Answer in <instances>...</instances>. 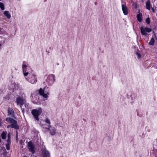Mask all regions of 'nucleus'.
<instances>
[{"label":"nucleus","instance_id":"f257e3e1","mask_svg":"<svg viewBox=\"0 0 157 157\" xmlns=\"http://www.w3.org/2000/svg\"><path fill=\"white\" fill-rule=\"evenodd\" d=\"M27 76L28 77L25 78V79L27 81L32 84H35L36 83L37 80L36 75L29 72V74Z\"/></svg>","mask_w":157,"mask_h":157},{"label":"nucleus","instance_id":"f03ea898","mask_svg":"<svg viewBox=\"0 0 157 157\" xmlns=\"http://www.w3.org/2000/svg\"><path fill=\"white\" fill-rule=\"evenodd\" d=\"M42 109L41 108H39L37 109H34L32 110L31 113L33 116L34 117L35 119L39 121V118L38 116L42 113Z\"/></svg>","mask_w":157,"mask_h":157},{"label":"nucleus","instance_id":"7ed1b4c3","mask_svg":"<svg viewBox=\"0 0 157 157\" xmlns=\"http://www.w3.org/2000/svg\"><path fill=\"white\" fill-rule=\"evenodd\" d=\"M39 93L40 95L42 96L44 98V100H47L48 98V95L49 94V91H48L46 93H45L44 89L40 88L39 90Z\"/></svg>","mask_w":157,"mask_h":157},{"label":"nucleus","instance_id":"20e7f679","mask_svg":"<svg viewBox=\"0 0 157 157\" xmlns=\"http://www.w3.org/2000/svg\"><path fill=\"white\" fill-rule=\"evenodd\" d=\"M140 29L141 34L144 36L147 35V33H150L152 31L151 29L147 27L142 26L140 27Z\"/></svg>","mask_w":157,"mask_h":157},{"label":"nucleus","instance_id":"39448f33","mask_svg":"<svg viewBox=\"0 0 157 157\" xmlns=\"http://www.w3.org/2000/svg\"><path fill=\"white\" fill-rule=\"evenodd\" d=\"M26 102V101L24 99L20 97H17L16 99V103L17 105H20L21 107Z\"/></svg>","mask_w":157,"mask_h":157},{"label":"nucleus","instance_id":"423d86ee","mask_svg":"<svg viewBox=\"0 0 157 157\" xmlns=\"http://www.w3.org/2000/svg\"><path fill=\"white\" fill-rule=\"evenodd\" d=\"M44 122L47 124H44L43 125V127L45 128L47 131L49 130L50 128L51 127L50 125V120L48 118H46L44 120Z\"/></svg>","mask_w":157,"mask_h":157},{"label":"nucleus","instance_id":"0eeeda50","mask_svg":"<svg viewBox=\"0 0 157 157\" xmlns=\"http://www.w3.org/2000/svg\"><path fill=\"white\" fill-rule=\"evenodd\" d=\"M30 69V67H27V65L25 64L22 65V69L23 74L24 76H26L29 74V72L27 71V69Z\"/></svg>","mask_w":157,"mask_h":157},{"label":"nucleus","instance_id":"6e6552de","mask_svg":"<svg viewBox=\"0 0 157 157\" xmlns=\"http://www.w3.org/2000/svg\"><path fill=\"white\" fill-rule=\"evenodd\" d=\"M28 148L32 153L33 154L35 152L34 149V147L32 143L31 142H29L28 144Z\"/></svg>","mask_w":157,"mask_h":157},{"label":"nucleus","instance_id":"1a4fd4ad","mask_svg":"<svg viewBox=\"0 0 157 157\" xmlns=\"http://www.w3.org/2000/svg\"><path fill=\"white\" fill-rule=\"evenodd\" d=\"M42 153L43 157H50V154L48 151L45 149L43 150Z\"/></svg>","mask_w":157,"mask_h":157},{"label":"nucleus","instance_id":"9d476101","mask_svg":"<svg viewBox=\"0 0 157 157\" xmlns=\"http://www.w3.org/2000/svg\"><path fill=\"white\" fill-rule=\"evenodd\" d=\"M122 9L123 11L124 14L125 15H127L128 14V10L126 6L123 4L121 5Z\"/></svg>","mask_w":157,"mask_h":157},{"label":"nucleus","instance_id":"9b49d317","mask_svg":"<svg viewBox=\"0 0 157 157\" xmlns=\"http://www.w3.org/2000/svg\"><path fill=\"white\" fill-rule=\"evenodd\" d=\"M49 133L52 136H54L55 135L56 132V129L54 127H51L49 128Z\"/></svg>","mask_w":157,"mask_h":157},{"label":"nucleus","instance_id":"f8f14e48","mask_svg":"<svg viewBox=\"0 0 157 157\" xmlns=\"http://www.w3.org/2000/svg\"><path fill=\"white\" fill-rule=\"evenodd\" d=\"M11 86L12 89L15 90H18L19 88V84L14 82L12 83Z\"/></svg>","mask_w":157,"mask_h":157},{"label":"nucleus","instance_id":"ddd939ff","mask_svg":"<svg viewBox=\"0 0 157 157\" xmlns=\"http://www.w3.org/2000/svg\"><path fill=\"white\" fill-rule=\"evenodd\" d=\"M6 121L8 122L11 123L12 124L17 123V121L11 118L7 117L6 118Z\"/></svg>","mask_w":157,"mask_h":157},{"label":"nucleus","instance_id":"4468645a","mask_svg":"<svg viewBox=\"0 0 157 157\" xmlns=\"http://www.w3.org/2000/svg\"><path fill=\"white\" fill-rule=\"evenodd\" d=\"M8 113L9 116L13 117L14 114V112L13 109L10 108H8Z\"/></svg>","mask_w":157,"mask_h":157},{"label":"nucleus","instance_id":"2eb2a0df","mask_svg":"<svg viewBox=\"0 0 157 157\" xmlns=\"http://www.w3.org/2000/svg\"><path fill=\"white\" fill-rule=\"evenodd\" d=\"M4 14L8 19L11 18V15L9 12L7 11H5L3 13Z\"/></svg>","mask_w":157,"mask_h":157},{"label":"nucleus","instance_id":"dca6fc26","mask_svg":"<svg viewBox=\"0 0 157 157\" xmlns=\"http://www.w3.org/2000/svg\"><path fill=\"white\" fill-rule=\"evenodd\" d=\"M146 9L148 10L150 9V3L149 0H147L146 2Z\"/></svg>","mask_w":157,"mask_h":157},{"label":"nucleus","instance_id":"f3484780","mask_svg":"<svg viewBox=\"0 0 157 157\" xmlns=\"http://www.w3.org/2000/svg\"><path fill=\"white\" fill-rule=\"evenodd\" d=\"M142 15L141 13H139L138 14H137V20L138 21L140 22H141L142 21Z\"/></svg>","mask_w":157,"mask_h":157},{"label":"nucleus","instance_id":"a211bd4d","mask_svg":"<svg viewBox=\"0 0 157 157\" xmlns=\"http://www.w3.org/2000/svg\"><path fill=\"white\" fill-rule=\"evenodd\" d=\"M17 123H13L11 124V128H14L16 129H19V126L17 125Z\"/></svg>","mask_w":157,"mask_h":157},{"label":"nucleus","instance_id":"6ab92c4d","mask_svg":"<svg viewBox=\"0 0 157 157\" xmlns=\"http://www.w3.org/2000/svg\"><path fill=\"white\" fill-rule=\"evenodd\" d=\"M155 42L154 39L153 38H152L149 42V44L150 45H153Z\"/></svg>","mask_w":157,"mask_h":157},{"label":"nucleus","instance_id":"aec40b11","mask_svg":"<svg viewBox=\"0 0 157 157\" xmlns=\"http://www.w3.org/2000/svg\"><path fill=\"white\" fill-rule=\"evenodd\" d=\"M6 132H3L1 134L2 138L3 139H5L6 138Z\"/></svg>","mask_w":157,"mask_h":157},{"label":"nucleus","instance_id":"412c9836","mask_svg":"<svg viewBox=\"0 0 157 157\" xmlns=\"http://www.w3.org/2000/svg\"><path fill=\"white\" fill-rule=\"evenodd\" d=\"M0 8L2 10H3L5 9L4 4L1 2H0Z\"/></svg>","mask_w":157,"mask_h":157},{"label":"nucleus","instance_id":"4be33fe9","mask_svg":"<svg viewBox=\"0 0 157 157\" xmlns=\"http://www.w3.org/2000/svg\"><path fill=\"white\" fill-rule=\"evenodd\" d=\"M52 78V75H50L48 76V78L47 79L46 81L48 82H49L50 80Z\"/></svg>","mask_w":157,"mask_h":157},{"label":"nucleus","instance_id":"5701e85b","mask_svg":"<svg viewBox=\"0 0 157 157\" xmlns=\"http://www.w3.org/2000/svg\"><path fill=\"white\" fill-rule=\"evenodd\" d=\"M146 22L147 24H149L150 23V18L149 17H147L146 20Z\"/></svg>","mask_w":157,"mask_h":157},{"label":"nucleus","instance_id":"b1692460","mask_svg":"<svg viewBox=\"0 0 157 157\" xmlns=\"http://www.w3.org/2000/svg\"><path fill=\"white\" fill-rule=\"evenodd\" d=\"M6 147L7 150H9L10 147V144L9 143H7L6 144Z\"/></svg>","mask_w":157,"mask_h":157},{"label":"nucleus","instance_id":"393cba45","mask_svg":"<svg viewBox=\"0 0 157 157\" xmlns=\"http://www.w3.org/2000/svg\"><path fill=\"white\" fill-rule=\"evenodd\" d=\"M136 55L138 56V58L140 59V58L141 56V55H140V54H139L138 53L136 52Z\"/></svg>","mask_w":157,"mask_h":157},{"label":"nucleus","instance_id":"a878e982","mask_svg":"<svg viewBox=\"0 0 157 157\" xmlns=\"http://www.w3.org/2000/svg\"><path fill=\"white\" fill-rule=\"evenodd\" d=\"M52 78H53L54 82H55L56 81V79L55 78V76L53 74H52Z\"/></svg>","mask_w":157,"mask_h":157},{"label":"nucleus","instance_id":"bb28decb","mask_svg":"<svg viewBox=\"0 0 157 157\" xmlns=\"http://www.w3.org/2000/svg\"><path fill=\"white\" fill-rule=\"evenodd\" d=\"M11 134L10 133H8V139H10V138Z\"/></svg>","mask_w":157,"mask_h":157},{"label":"nucleus","instance_id":"cd10ccee","mask_svg":"<svg viewBox=\"0 0 157 157\" xmlns=\"http://www.w3.org/2000/svg\"><path fill=\"white\" fill-rule=\"evenodd\" d=\"M21 111L23 113H25V109L23 108H22V107H21Z\"/></svg>","mask_w":157,"mask_h":157},{"label":"nucleus","instance_id":"c85d7f7f","mask_svg":"<svg viewBox=\"0 0 157 157\" xmlns=\"http://www.w3.org/2000/svg\"><path fill=\"white\" fill-rule=\"evenodd\" d=\"M7 143H9H9L10 142V139H8L7 140Z\"/></svg>","mask_w":157,"mask_h":157},{"label":"nucleus","instance_id":"c756f323","mask_svg":"<svg viewBox=\"0 0 157 157\" xmlns=\"http://www.w3.org/2000/svg\"><path fill=\"white\" fill-rule=\"evenodd\" d=\"M26 103V102L25 103ZM25 104V107L26 108H27L28 107V105H27V104H26V103H25L24 104Z\"/></svg>","mask_w":157,"mask_h":157},{"label":"nucleus","instance_id":"7c9ffc66","mask_svg":"<svg viewBox=\"0 0 157 157\" xmlns=\"http://www.w3.org/2000/svg\"><path fill=\"white\" fill-rule=\"evenodd\" d=\"M10 127L11 128V125H8V126H7V127L8 128H10Z\"/></svg>","mask_w":157,"mask_h":157},{"label":"nucleus","instance_id":"2f4dec72","mask_svg":"<svg viewBox=\"0 0 157 157\" xmlns=\"http://www.w3.org/2000/svg\"><path fill=\"white\" fill-rule=\"evenodd\" d=\"M152 10L153 12H154L155 10L153 8H152Z\"/></svg>","mask_w":157,"mask_h":157},{"label":"nucleus","instance_id":"473e14b6","mask_svg":"<svg viewBox=\"0 0 157 157\" xmlns=\"http://www.w3.org/2000/svg\"><path fill=\"white\" fill-rule=\"evenodd\" d=\"M23 157H26V156H24Z\"/></svg>","mask_w":157,"mask_h":157},{"label":"nucleus","instance_id":"72a5a7b5","mask_svg":"<svg viewBox=\"0 0 157 157\" xmlns=\"http://www.w3.org/2000/svg\"><path fill=\"white\" fill-rule=\"evenodd\" d=\"M1 46V44H0V47Z\"/></svg>","mask_w":157,"mask_h":157},{"label":"nucleus","instance_id":"f704fd0d","mask_svg":"<svg viewBox=\"0 0 157 157\" xmlns=\"http://www.w3.org/2000/svg\"><path fill=\"white\" fill-rule=\"evenodd\" d=\"M156 68H157V67Z\"/></svg>","mask_w":157,"mask_h":157},{"label":"nucleus","instance_id":"c9c22d12","mask_svg":"<svg viewBox=\"0 0 157 157\" xmlns=\"http://www.w3.org/2000/svg\"><path fill=\"white\" fill-rule=\"evenodd\" d=\"M1 0H0V1H1Z\"/></svg>","mask_w":157,"mask_h":157},{"label":"nucleus","instance_id":"e433bc0d","mask_svg":"<svg viewBox=\"0 0 157 157\" xmlns=\"http://www.w3.org/2000/svg\"><path fill=\"white\" fill-rule=\"evenodd\" d=\"M155 0H154V1H155Z\"/></svg>","mask_w":157,"mask_h":157}]
</instances>
